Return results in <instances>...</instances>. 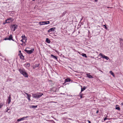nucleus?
Returning a JSON list of instances; mask_svg holds the SVG:
<instances>
[{"instance_id": "1", "label": "nucleus", "mask_w": 123, "mask_h": 123, "mask_svg": "<svg viewBox=\"0 0 123 123\" xmlns=\"http://www.w3.org/2000/svg\"><path fill=\"white\" fill-rule=\"evenodd\" d=\"M18 71L25 77H28V75L24 69L19 68L18 69Z\"/></svg>"}, {"instance_id": "2", "label": "nucleus", "mask_w": 123, "mask_h": 123, "mask_svg": "<svg viewBox=\"0 0 123 123\" xmlns=\"http://www.w3.org/2000/svg\"><path fill=\"white\" fill-rule=\"evenodd\" d=\"M43 95V93H41L40 92H37L36 93L33 94L32 95L33 96V98L38 99Z\"/></svg>"}, {"instance_id": "3", "label": "nucleus", "mask_w": 123, "mask_h": 123, "mask_svg": "<svg viewBox=\"0 0 123 123\" xmlns=\"http://www.w3.org/2000/svg\"><path fill=\"white\" fill-rule=\"evenodd\" d=\"M49 23H50L49 21H46L40 22H39V24L40 25L49 24Z\"/></svg>"}, {"instance_id": "4", "label": "nucleus", "mask_w": 123, "mask_h": 123, "mask_svg": "<svg viewBox=\"0 0 123 123\" xmlns=\"http://www.w3.org/2000/svg\"><path fill=\"white\" fill-rule=\"evenodd\" d=\"M18 26L16 25H11V27L12 30L13 31H15V30L17 28Z\"/></svg>"}, {"instance_id": "5", "label": "nucleus", "mask_w": 123, "mask_h": 123, "mask_svg": "<svg viewBox=\"0 0 123 123\" xmlns=\"http://www.w3.org/2000/svg\"><path fill=\"white\" fill-rule=\"evenodd\" d=\"M14 19L12 18H10L6 20V23H9L11 22H12Z\"/></svg>"}, {"instance_id": "6", "label": "nucleus", "mask_w": 123, "mask_h": 123, "mask_svg": "<svg viewBox=\"0 0 123 123\" xmlns=\"http://www.w3.org/2000/svg\"><path fill=\"white\" fill-rule=\"evenodd\" d=\"M55 28L53 27L49 29L48 31V32L49 33H50V32H52L54 33L55 32Z\"/></svg>"}, {"instance_id": "7", "label": "nucleus", "mask_w": 123, "mask_h": 123, "mask_svg": "<svg viewBox=\"0 0 123 123\" xmlns=\"http://www.w3.org/2000/svg\"><path fill=\"white\" fill-rule=\"evenodd\" d=\"M34 50V49H32L31 50H28L26 49L25 50V51L28 54H31L32 53Z\"/></svg>"}, {"instance_id": "8", "label": "nucleus", "mask_w": 123, "mask_h": 123, "mask_svg": "<svg viewBox=\"0 0 123 123\" xmlns=\"http://www.w3.org/2000/svg\"><path fill=\"white\" fill-rule=\"evenodd\" d=\"M28 117H29L28 116H27L25 117H23L21 118L20 119H18L17 121L19 122L25 119V118H28Z\"/></svg>"}, {"instance_id": "9", "label": "nucleus", "mask_w": 123, "mask_h": 123, "mask_svg": "<svg viewBox=\"0 0 123 123\" xmlns=\"http://www.w3.org/2000/svg\"><path fill=\"white\" fill-rule=\"evenodd\" d=\"M90 73L86 74V75H87V77L89 78H93V77L90 74Z\"/></svg>"}, {"instance_id": "10", "label": "nucleus", "mask_w": 123, "mask_h": 123, "mask_svg": "<svg viewBox=\"0 0 123 123\" xmlns=\"http://www.w3.org/2000/svg\"><path fill=\"white\" fill-rule=\"evenodd\" d=\"M18 55L20 57L21 59H24V56L23 55L22 53L21 54H19Z\"/></svg>"}, {"instance_id": "11", "label": "nucleus", "mask_w": 123, "mask_h": 123, "mask_svg": "<svg viewBox=\"0 0 123 123\" xmlns=\"http://www.w3.org/2000/svg\"><path fill=\"white\" fill-rule=\"evenodd\" d=\"M26 94L27 95V98L29 100H31L30 97L31 95L30 94L28 93H26Z\"/></svg>"}, {"instance_id": "12", "label": "nucleus", "mask_w": 123, "mask_h": 123, "mask_svg": "<svg viewBox=\"0 0 123 123\" xmlns=\"http://www.w3.org/2000/svg\"><path fill=\"white\" fill-rule=\"evenodd\" d=\"M8 40H12L13 41H14V40H13L12 39V35H10L9 37H8Z\"/></svg>"}, {"instance_id": "13", "label": "nucleus", "mask_w": 123, "mask_h": 123, "mask_svg": "<svg viewBox=\"0 0 123 123\" xmlns=\"http://www.w3.org/2000/svg\"><path fill=\"white\" fill-rule=\"evenodd\" d=\"M71 80L69 78L66 79H65L64 83H65L66 82H70Z\"/></svg>"}, {"instance_id": "14", "label": "nucleus", "mask_w": 123, "mask_h": 123, "mask_svg": "<svg viewBox=\"0 0 123 123\" xmlns=\"http://www.w3.org/2000/svg\"><path fill=\"white\" fill-rule=\"evenodd\" d=\"M51 57H52L53 58L55 59L56 60H57V58L56 56H54L53 55H51Z\"/></svg>"}, {"instance_id": "15", "label": "nucleus", "mask_w": 123, "mask_h": 123, "mask_svg": "<svg viewBox=\"0 0 123 123\" xmlns=\"http://www.w3.org/2000/svg\"><path fill=\"white\" fill-rule=\"evenodd\" d=\"M37 107V105H31L30 108H35Z\"/></svg>"}, {"instance_id": "16", "label": "nucleus", "mask_w": 123, "mask_h": 123, "mask_svg": "<svg viewBox=\"0 0 123 123\" xmlns=\"http://www.w3.org/2000/svg\"><path fill=\"white\" fill-rule=\"evenodd\" d=\"M8 103L9 104L11 102V95H10L9 97H8Z\"/></svg>"}, {"instance_id": "17", "label": "nucleus", "mask_w": 123, "mask_h": 123, "mask_svg": "<svg viewBox=\"0 0 123 123\" xmlns=\"http://www.w3.org/2000/svg\"><path fill=\"white\" fill-rule=\"evenodd\" d=\"M39 66V64H36L35 65L33 66V68L34 69H35L36 68L38 67Z\"/></svg>"}, {"instance_id": "18", "label": "nucleus", "mask_w": 123, "mask_h": 123, "mask_svg": "<svg viewBox=\"0 0 123 123\" xmlns=\"http://www.w3.org/2000/svg\"><path fill=\"white\" fill-rule=\"evenodd\" d=\"M86 88V87H85V86H84L83 88L81 87V92H80V93H81V92L85 90Z\"/></svg>"}, {"instance_id": "19", "label": "nucleus", "mask_w": 123, "mask_h": 123, "mask_svg": "<svg viewBox=\"0 0 123 123\" xmlns=\"http://www.w3.org/2000/svg\"><path fill=\"white\" fill-rule=\"evenodd\" d=\"M46 42L48 43H50V41L49 39L48 38H47L46 40Z\"/></svg>"}, {"instance_id": "20", "label": "nucleus", "mask_w": 123, "mask_h": 123, "mask_svg": "<svg viewBox=\"0 0 123 123\" xmlns=\"http://www.w3.org/2000/svg\"><path fill=\"white\" fill-rule=\"evenodd\" d=\"M99 56H102V57L103 58H105V55H103L101 53H100L99 54Z\"/></svg>"}, {"instance_id": "21", "label": "nucleus", "mask_w": 123, "mask_h": 123, "mask_svg": "<svg viewBox=\"0 0 123 123\" xmlns=\"http://www.w3.org/2000/svg\"><path fill=\"white\" fill-rule=\"evenodd\" d=\"M25 65L28 67H29L30 66V64L29 63H27L25 64Z\"/></svg>"}, {"instance_id": "22", "label": "nucleus", "mask_w": 123, "mask_h": 123, "mask_svg": "<svg viewBox=\"0 0 123 123\" xmlns=\"http://www.w3.org/2000/svg\"><path fill=\"white\" fill-rule=\"evenodd\" d=\"M110 73L113 77H114L115 76L114 73L112 71H110Z\"/></svg>"}, {"instance_id": "23", "label": "nucleus", "mask_w": 123, "mask_h": 123, "mask_svg": "<svg viewBox=\"0 0 123 123\" xmlns=\"http://www.w3.org/2000/svg\"><path fill=\"white\" fill-rule=\"evenodd\" d=\"M82 56L85 57H87V56H86V54L84 53H82Z\"/></svg>"}, {"instance_id": "24", "label": "nucleus", "mask_w": 123, "mask_h": 123, "mask_svg": "<svg viewBox=\"0 0 123 123\" xmlns=\"http://www.w3.org/2000/svg\"><path fill=\"white\" fill-rule=\"evenodd\" d=\"M4 104L3 103H0V109L1 107L3 106Z\"/></svg>"}, {"instance_id": "25", "label": "nucleus", "mask_w": 123, "mask_h": 123, "mask_svg": "<svg viewBox=\"0 0 123 123\" xmlns=\"http://www.w3.org/2000/svg\"><path fill=\"white\" fill-rule=\"evenodd\" d=\"M23 40H25V41L26 42V40H27V38L26 37H25V38H23L22 39Z\"/></svg>"}, {"instance_id": "26", "label": "nucleus", "mask_w": 123, "mask_h": 123, "mask_svg": "<svg viewBox=\"0 0 123 123\" xmlns=\"http://www.w3.org/2000/svg\"><path fill=\"white\" fill-rule=\"evenodd\" d=\"M104 58L107 60H108L109 59V57L106 56H105Z\"/></svg>"}, {"instance_id": "27", "label": "nucleus", "mask_w": 123, "mask_h": 123, "mask_svg": "<svg viewBox=\"0 0 123 123\" xmlns=\"http://www.w3.org/2000/svg\"><path fill=\"white\" fill-rule=\"evenodd\" d=\"M25 37L24 35L23 34L22 36H21V37L22 38V39L23 38H25Z\"/></svg>"}, {"instance_id": "28", "label": "nucleus", "mask_w": 123, "mask_h": 123, "mask_svg": "<svg viewBox=\"0 0 123 123\" xmlns=\"http://www.w3.org/2000/svg\"><path fill=\"white\" fill-rule=\"evenodd\" d=\"M116 109L119 110H120V108L119 107H116Z\"/></svg>"}, {"instance_id": "29", "label": "nucleus", "mask_w": 123, "mask_h": 123, "mask_svg": "<svg viewBox=\"0 0 123 123\" xmlns=\"http://www.w3.org/2000/svg\"><path fill=\"white\" fill-rule=\"evenodd\" d=\"M7 110L6 111V112H9V110H10V109H8V108H7ZM10 112V111H9V112Z\"/></svg>"}, {"instance_id": "30", "label": "nucleus", "mask_w": 123, "mask_h": 123, "mask_svg": "<svg viewBox=\"0 0 123 123\" xmlns=\"http://www.w3.org/2000/svg\"><path fill=\"white\" fill-rule=\"evenodd\" d=\"M80 94V98H82V95L81 94Z\"/></svg>"}, {"instance_id": "31", "label": "nucleus", "mask_w": 123, "mask_h": 123, "mask_svg": "<svg viewBox=\"0 0 123 123\" xmlns=\"http://www.w3.org/2000/svg\"><path fill=\"white\" fill-rule=\"evenodd\" d=\"M104 26L105 27V28L106 29H107V28L106 27V25H104Z\"/></svg>"}, {"instance_id": "32", "label": "nucleus", "mask_w": 123, "mask_h": 123, "mask_svg": "<svg viewBox=\"0 0 123 123\" xmlns=\"http://www.w3.org/2000/svg\"><path fill=\"white\" fill-rule=\"evenodd\" d=\"M5 40H8V37H6L4 39Z\"/></svg>"}, {"instance_id": "33", "label": "nucleus", "mask_w": 123, "mask_h": 123, "mask_svg": "<svg viewBox=\"0 0 123 123\" xmlns=\"http://www.w3.org/2000/svg\"><path fill=\"white\" fill-rule=\"evenodd\" d=\"M5 40H8V37H6L4 39Z\"/></svg>"}, {"instance_id": "34", "label": "nucleus", "mask_w": 123, "mask_h": 123, "mask_svg": "<svg viewBox=\"0 0 123 123\" xmlns=\"http://www.w3.org/2000/svg\"><path fill=\"white\" fill-rule=\"evenodd\" d=\"M87 122H88V123H91L90 121H89V120L87 121Z\"/></svg>"}, {"instance_id": "35", "label": "nucleus", "mask_w": 123, "mask_h": 123, "mask_svg": "<svg viewBox=\"0 0 123 123\" xmlns=\"http://www.w3.org/2000/svg\"><path fill=\"white\" fill-rule=\"evenodd\" d=\"M106 119H107V118H106V117H105L104 118V121H105Z\"/></svg>"}, {"instance_id": "36", "label": "nucleus", "mask_w": 123, "mask_h": 123, "mask_svg": "<svg viewBox=\"0 0 123 123\" xmlns=\"http://www.w3.org/2000/svg\"><path fill=\"white\" fill-rule=\"evenodd\" d=\"M6 23V22L5 21V22H3V24L4 25H5Z\"/></svg>"}, {"instance_id": "37", "label": "nucleus", "mask_w": 123, "mask_h": 123, "mask_svg": "<svg viewBox=\"0 0 123 123\" xmlns=\"http://www.w3.org/2000/svg\"><path fill=\"white\" fill-rule=\"evenodd\" d=\"M21 41L22 42H24L23 41V40L22 39L21 40Z\"/></svg>"}, {"instance_id": "38", "label": "nucleus", "mask_w": 123, "mask_h": 123, "mask_svg": "<svg viewBox=\"0 0 123 123\" xmlns=\"http://www.w3.org/2000/svg\"><path fill=\"white\" fill-rule=\"evenodd\" d=\"M19 54H21V53H21V51H19Z\"/></svg>"}, {"instance_id": "39", "label": "nucleus", "mask_w": 123, "mask_h": 123, "mask_svg": "<svg viewBox=\"0 0 123 123\" xmlns=\"http://www.w3.org/2000/svg\"><path fill=\"white\" fill-rule=\"evenodd\" d=\"M107 8H112V7H107Z\"/></svg>"}, {"instance_id": "40", "label": "nucleus", "mask_w": 123, "mask_h": 123, "mask_svg": "<svg viewBox=\"0 0 123 123\" xmlns=\"http://www.w3.org/2000/svg\"><path fill=\"white\" fill-rule=\"evenodd\" d=\"M99 111L98 110H97L96 111V113H98V112Z\"/></svg>"}, {"instance_id": "41", "label": "nucleus", "mask_w": 123, "mask_h": 123, "mask_svg": "<svg viewBox=\"0 0 123 123\" xmlns=\"http://www.w3.org/2000/svg\"><path fill=\"white\" fill-rule=\"evenodd\" d=\"M121 105H123V103H122L121 104Z\"/></svg>"}, {"instance_id": "42", "label": "nucleus", "mask_w": 123, "mask_h": 123, "mask_svg": "<svg viewBox=\"0 0 123 123\" xmlns=\"http://www.w3.org/2000/svg\"><path fill=\"white\" fill-rule=\"evenodd\" d=\"M24 92L25 93V94H26V92H25L24 91Z\"/></svg>"}, {"instance_id": "43", "label": "nucleus", "mask_w": 123, "mask_h": 123, "mask_svg": "<svg viewBox=\"0 0 123 123\" xmlns=\"http://www.w3.org/2000/svg\"><path fill=\"white\" fill-rule=\"evenodd\" d=\"M95 1H98V0H94Z\"/></svg>"}, {"instance_id": "44", "label": "nucleus", "mask_w": 123, "mask_h": 123, "mask_svg": "<svg viewBox=\"0 0 123 123\" xmlns=\"http://www.w3.org/2000/svg\"><path fill=\"white\" fill-rule=\"evenodd\" d=\"M35 0H32L33 1H34Z\"/></svg>"}]
</instances>
